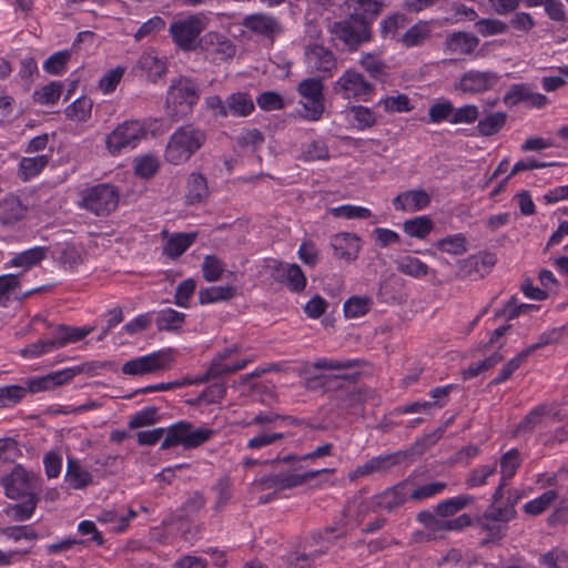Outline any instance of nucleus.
Masks as SVG:
<instances>
[{
	"mask_svg": "<svg viewBox=\"0 0 568 568\" xmlns=\"http://www.w3.org/2000/svg\"><path fill=\"white\" fill-rule=\"evenodd\" d=\"M348 19L335 21L331 33L341 40L348 51H357L374 38L373 26L386 8L385 0H345Z\"/></svg>",
	"mask_w": 568,
	"mask_h": 568,
	"instance_id": "f257e3e1",
	"label": "nucleus"
},
{
	"mask_svg": "<svg viewBox=\"0 0 568 568\" xmlns=\"http://www.w3.org/2000/svg\"><path fill=\"white\" fill-rule=\"evenodd\" d=\"M215 435V430L207 427H195L191 422L180 420L168 428L159 427L136 433V442L140 446H153L163 436L161 449L166 450L182 446L184 449H193L209 442Z\"/></svg>",
	"mask_w": 568,
	"mask_h": 568,
	"instance_id": "f03ea898",
	"label": "nucleus"
},
{
	"mask_svg": "<svg viewBox=\"0 0 568 568\" xmlns=\"http://www.w3.org/2000/svg\"><path fill=\"white\" fill-rule=\"evenodd\" d=\"M304 425V420L292 415H283L272 410L260 412L246 423L247 427H256V433L246 442L245 448L257 452L292 437L285 427Z\"/></svg>",
	"mask_w": 568,
	"mask_h": 568,
	"instance_id": "7ed1b4c3",
	"label": "nucleus"
},
{
	"mask_svg": "<svg viewBox=\"0 0 568 568\" xmlns=\"http://www.w3.org/2000/svg\"><path fill=\"white\" fill-rule=\"evenodd\" d=\"M206 132L190 123L175 129L164 150V160L173 165L186 163L205 144Z\"/></svg>",
	"mask_w": 568,
	"mask_h": 568,
	"instance_id": "20e7f679",
	"label": "nucleus"
},
{
	"mask_svg": "<svg viewBox=\"0 0 568 568\" xmlns=\"http://www.w3.org/2000/svg\"><path fill=\"white\" fill-rule=\"evenodd\" d=\"M201 90L197 83L187 77L173 80L166 92V112L173 120H180L193 112L199 103Z\"/></svg>",
	"mask_w": 568,
	"mask_h": 568,
	"instance_id": "39448f33",
	"label": "nucleus"
},
{
	"mask_svg": "<svg viewBox=\"0 0 568 568\" xmlns=\"http://www.w3.org/2000/svg\"><path fill=\"white\" fill-rule=\"evenodd\" d=\"M92 332V326L77 327L59 324L54 326L50 338L38 339L37 342L29 344L21 349L20 354L26 358H38L44 354L53 352L54 349L82 341Z\"/></svg>",
	"mask_w": 568,
	"mask_h": 568,
	"instance_id": "423d86ee",
	"label": "nucleus"
},
{
	"mask_svg": "<svg viewBox=\"0 0 568 568\" xmlns=\"http://www.w3.org/2000/svg\"><path fill=\"white\" fill-rule=\"evenodd\" d=\"M207 26L202 13L189 14L174 20L169 27V34L175 47L184 52L196 51L201 33Z\"/></svg>",
	"mask_w": 568,
	"mask_h": 568,
	"instance_id": "0eeeda50",
	"label": "nucleus"
},
{
	"mask_svg": "<svg viewBox=\"0 0 568 568\" xmlns=\"http://www.w3.org/2000/svg\"><path fill=\"white\" fill-rule=\"evenodd\" d=\"M150 132V123L140 120H126L120 123L105 138V145L112 155L125 149H134Z\"/></svg>",
	"mask_w": 568,
	"mask_h": 568,
	"instance_id": "6e6552de",
	"label": "nucleus"
},
{
	"mask_svg": "<svg viewBox=\"0 0 568 568\" xmlns=\"http://www.w3.org/2000/svg\"><path fill=\"white\" fill-rule=\"evenodd\" d=\"M119 190L110 183H99L83 190L81 205L98 216L109 215L119 205Z\"/></svg>",
	"mask_w": 568,
	"mask_h": 568,
	"instance_id": "1a4fd4ad",
	"label": "nucleus"
},
{
	"mask_svg": "<svg viewBox=\"0 0 568 568\" xmlns=\"http://www.w3.org/2000/svg\"><path fill=\"white\" fill-rule=\"evenodd\" d=\"M304 460L305 459H301V455L287 454L283 457L277 456L274 459L265 460L264 463H270L278 470L283 478H287L291 483H294L290 485V489L302 486L322 474L334 473V469L331 468L305 470L301 464Z\"/></svg>",
	"mask_w": 568,
	"mask_h": 568,
	"instance_id": "9d476101",
	"label": "nucleus"
},
{
	"mask_svg": "<svg viewBox=\"0 0 568 568\" xmlns=\"http://www.w3.org/2000/svg\"><path fill=\"white\" fill-rule=\"evenodd\" d=\"M333 91L345 100L368 102L375 93V87L359 71L349 68L334 83Z\"/></svg>",
	"mask_w": 568,
	"mask_h": 568,
	"instance_id": "9b49d317",
	"label": "nucleus"
},
{
	"mask_svg": "<svg viewBox=\"0 0 568 568\" xmlns=\"http://www.w3.org/2000/svg\"><path fill=\"white\" fill-rule=\"evenodd\" d=\"M324 84L320 78H307L297 85L298 94L305 100L303 108L304 118L308 121H317L322 118L324 105Z\"/></svg>",
	"mask_w": 568,
	"mask_h": 568,
	"instance_id": "f8f14e48",
	"label": "nucleus"
},
{
	"mask_svg": "<svg viewBox=\"0 0 568 568\" xmlns=\"http://www.w3.org/2000/svg\"><path fill=\"white\" fill-rule=\"evenodd\" d=\"M38 477L34 473L27 470L22 465H16L9 474L0 478V485L10 499H18L30 494H36Z\"/></svg>",
	"mask_w": 568,
	"mask_h": 568,
	"instance_id": "ddd939ff",
	"label": "nucleus"
},
{
	"mask_svg": "<svg viewBox=\"0 0 568 568\" xmlns=\"http://www.w3.org/2000/svg\"><path fill=\"white\" fill-rule=\"evenodd\" d=\"M172 359L173 357L168 351L153 352L151 354L126 361L122 365V373L124 375L132 376L152 374L168 368Z\"/></svg>",
	"mask_w": 568,
	"mask_h": 568,
	"instance_id": "4468645a",
	"label": "nucleus"
},
{
	"mask_svg": "<svg viewBox=\"0 0 568 568\" xmlns=\"http://www.w3.org/2000/svg\"><path fill=\"white\" fill-rule=\"evenodd\" d=\"M500 75L491 70H468L464 72L459 81L455 83V90L465 94L485 93L496 87L500 80Z\"/></svg>",
	"mask_w": 568,
	"mask_h": 568,
	"instance_id": "2eb2a0df",
	"label": "nucleus"
},
{
	"mask_svg": "<svg viewBox=\"0 0 568 568\" xmlns=\"http://www.w3.org/2000/svg\"><path fill=\"white\" fill-rule=\"evenodd\" d=\"M197 50L205 52L215 62L233 59L236 53V45L224 34L210 31L199 39Z\"/></svg>",
	"mask_w": 568,
	"mask_h": 568,
	"instance_id": "dca6fc26",
	"label": "nucleus"
},
{
	"mask_svg": "<svg viewBox=\"0 0 568 568\" xmlns=\"http://www.w3.org/2000/svg\"><path fill=\"white\" fill-rule=\"evenodd\" d=\"M242 26L253 34L273 43L284 29L281 21L273 14L258 12L244 17Z\"/></svg>",
	"mask_w": 568,
	"mask_h": 568,
	"instance_id": "f3484780",
	"label": "nucleus"
},
{
	"mask_svg": "<svg viewBox=\"0 0 568 568\" xmlns=\"http://www.w3.org/2000/svg\"><path fill=\"white\" fill-rule=\"evenodd\" d=\"M236 352L235 348H225L222 353L217 354L211 362L204 376L195 383H204L210 379L219 378L222 376L231 375L245 368L248 364L247 359L241 362H227L229 358Z\"/></svg>",
	"mask_w": 568,
	"mask_h": 568,
	"instance_id": "a211bd4d",
	"label": "nucleus"
},
{
	"mask_svg": "<svg viewBox=\"0 0 568 568\" xmlns=\"http://www.w3.org/2000/svg\"><path fill=\"white\" fill-rule=\"evenodd\" d=\"M408 485L409 480L405 479L390 488H386L381 494L375 495L372 498L373 510H386L390 513L396 508L403 506L405 501L409 499Z\"/></svg>",
	"mask_w": 568,
	"mask_h": 568,
	"instance_id": "6ab92c4d",
	"label": "nucleus"
},
{
	"mask_svg": "<svg viewBox=\"0 0 568 568\" xmlns=\"http://www.w3.org/2000/svg\"><path fill=\"white\" fill-rule=\"evenodd\" d=\"M305 62L310 68L316 71L332 74L333 70L336 69L335 54L323 44H311L305 50Z\"/></svg>",
	"mask_w": 568,
	"mask_h": 568,
	"instance_id": "aec40b11",
	"label": "nucleus"
},
{
	"mask_svg": "<svg viewBox=\"0 0 568 568\" xmlns=\"http://www.w3.org/2000/svg\"><path fill=\"white\" fill-rule=\"evenodd\" d=\"M27 393L37 394L42 392H52L59 387L69 385L65 369L50 372L42 376L29 377L26 381Z\"/></svg>",
	"mask_w": 568,
	"mask_h": 568,
	"instance_id": "412c9836",
	"label": "nucleus"
},
{
	"mask_svg": "<svg viewBox=\"0 0 568 568\" xmlns=\"http://www.w3.org/2000/svg\"><path fill=\"white\" fill-rule=\"evenodd\" d=\"M331 246L336 258L352 262L358 256L361 239L354 233H339L333 236Z\"/></svg>",
	"mask_w": 568,
	"mask_h": 568,
	"instance_id": "4be33fe9",
	"label": "nucleus"
},
{
	"mask_svg": "<svg viewBox=\"0 0 568 568\" xmlns=\"http://www.w3.org/2000/svg\"><path fill=\"white\" fill-rule=\"evenodd\" d=\"M547 416H552L555 420L560 422L561 417L556 407L551 404H540L534 407L528 414L519 422L516 432L518 434L532 433V430L542 424Z\"/></svg>",
	"mask_w": 568,
	"mask_h": 568,
	"instance_id": "5701e85b",
	"label": "nucleus"
},
{
	"mask_svg": "<svg viewBox=\"0 0 568 568\" xmlns=\"http://www.w3.org/2000/svg\"><path fill=\"white\" fill-rule=\"evenodd\" d=\"M430 200V195L425 190H408L395 196L393 205L396 211L417 212L427 207Z\"/></svg>",
	"mask_w": 568,
	"mask_h": 568,
	"instance_id": "b1692460",
	"label": "nucleus"
},
{
	"mask_svg": "<svg viewBox=\"0 0 568 568\" xmlns=\"http://www.w3.org/2000/svg\"><path fill=\"white\" fill-rule=\"evenodd\" d=\"M434 27L432 21L419 20L409 27L399 38V42L405 48H415L424 45L433 36Z\"/></svg>",
	"mask_w": 568,
	"mask_h": 568,
	"instance_id": "393cba45",
	"label": "nucleus"
},
{
	"mask_svg": "<svg viewBox=\"0 0 568 568\" xmlns=\"http://www.w3.org/2000/svg\"><path fill=\"white\" fill-rule=\"evenodd\" d=\"M474 525L486 534V537L480 541L481 547L499 542L506 536L508 529L505 524L496 523L485 514L476 517Z\"/></svg>",
	"mask_w": 568,
	"mask_h": 568,
	"instance_id": "a878e982",
	"label": "nucleus"
},
{
	"mask_svg": "<svg viewBox=\"0 0 568 568\" xmlns=\"http://www.w3.org/2000/svg\"><path fill=\"white\" fill-rule=\"evenodd\" d=\"M93 481L92 474L83 468L79 460L68 459L64 483L71 489H84Z\"/></svg>",
	"mask_w": 568,
	"mask_h": 568,
	"instance_id": "bb28decb",
	"label": "nucleus"
},
{
	"mask_svg": "<svg viewBox=\"0 0 568 568\" xmlns=\"http://www.w3.org/2000/svg\"><path fill=\"white\" fill-rule=\"evenodd\" d=\"M227 116L246 118L255 111L254 101L248 92L239 91L226 98Z\"/></svg>",
	"mask_w": 568,
	"mask_h": 568,
	"instance_id": "cd10ccee",
	"label": "nucleus"
},
{
	"mask_svg": "<svg viewBox=\"0 0 568 568\" xmlns=\"http://www.w3.org/2000/svg\"><path fill=\"white\" fill-rule=\"evenodd\" d=\"M27 207L18 196L9 195L0 201V223L13 225L26 216Z\"/></svg>",
	"mask_w": 568,
	"mask_h": 568,
	"instance_id": "c85d7f7f",
	"label": "nucleus"
},
{
	"mask_svg": "<svg viewBox=\"0 0 568 568\" xmlns=\"http://www.w3.org/2000/svg\"><path fill=\"white\" fill-rule=\"evenodd\" d=\"M197 233H175L165 243L163 254L172 260L183 255L196 241Z\"/></svg>",
	"mask_w": 568,
	"mask_h": 568,
	"instance_id": "c756f323",
	"label": "nucleus"
},
{
	"mask_svg": "<svg viewBox=\"0 0 568 568\" xmlns=\"http://www.w3.org/2000/svg\"><path fill=\"white\" fill-rule=\"evenodd\" d=\"M209 195L206 178L193 172L186 181L185 203L190 205L202 203Z\"/></svg>",
	"mask_w": 568,
	"mask_h": 568,
	"instance_id": "7c9ffc66",
	"label": "nucleus"
},
{
	"mask_svg": "<svg viewBox=\"0 0 568 568\" xmlns=\"http://www.w3.org/2000/svg\"><path fill=\"white\" fill-rule=\"evenodd\" d=\"M48 253L45 246H34L14 255L7 264L6 267H22L24 271H29L33 266L40 264Z\"/></svg>",
	"mask_w": 568,
	"mask_h": 568,
	"instance_id": "2f4dec72",
	"label": "nucleus"
},
{
	"mask_svg": "<svg viewBox=\"0 0 568 568\" xmlns=\"http://www.w3.org/2000/svg\"><path fill=\"white\" fill-rule=\"evenodd\" d=\"M278 282L285 283L291 292L300 293L305 290L307 280L300 267V265L293 263L287 264L283 270L282 274L276 278Z\"/></svg>",
	"mask_w": 568,
	"mask_h": 568,
	"instance_id": "473e14b6",
	"label": "nucleus"
},
{
	"mask_svg": "<svg viewBox=\"0 0 568 568\" xmlns=\"http://www.w3.org/2000/svg\"><path fill=\"white\" fill-rule=\"evenodd\" d=\"M24 497L26 500L22 503L9 505L4 509V514L14 521H24L30 519L37 508L39 501L37 494H30Z\"/></svg>",
	"mask_w": 568,
	"mask_h": 568,
	"instance_id": "72a5a7b5",
	"label": "nucleus"
},
{
	"mask_svg": "<svg viewBox=\"0 0 568 568\" xmlns=\"http://www.w3.org/2000/svg\"><path fill=\"white\" fill-rule=\"evenodd\" d=\"M479 44V39L466 32H454L446 39V47L453 52L470 54Z\"/></svg>",
	"mask_w": 568,
	"mask_h": 568,
	"instance_id": "f704fd0d",
	"label": "nucleus"
},
{
	"mask_svg": "<svg viewBox=\"0 0 568 568\" xmlns=\"http://www.w3.org/2000/svg\"><path fill=\"white\" fill-rule=\"evenodd\" d=\"M474 500L475 498L471 495H458L438 503L435 506V513L437 516L443 518L452 517L458 511L465 509L467 506L471 505Z\"/></svg>",
	"mask_w": 568,
	"mask_h": 568,
	"instance_id": "c9c22d12",
	"label": "nucleus"
},
{
	"mask_svg": "<svg viewBox=\"0 0 568 568\" xmlns=\"http://www.w3.org/2000/svg\"><path fill=\"white\" fill-rule=\"evenodd\" d=\"M396 270L399 273L414 278H423L430 271L429 266L426 263H424L418 257L412 255H405L399 257L396 261Z\"/></svg>",
	"mask_w": 568,
	"mask_h": 568,
	"instance_id": "e433bc0d",
	"label": "nucleus"
},
{
	"mask_svg": "<svg viewBox=\"0 0 568 568\" xmlns=\"http://www.w3.org/2000/svg\"><path fill=\"white\" fill-rule=\"evenodd\" d=\"M185 317L186 315L184 313L168 307L156 313L155 324L160 332L178 331L181 329L185 323Z\"/></svg>",
	"mask_w": 568,
	"mask_h": 568,
	"instance_id": "4c0bfd02",
	"label": "nucleus"
},
{
	"mask_svg": "<svg viewBox=\"0 0 568 568\" xmlns=\"http://www.w3.org/2000/svg\"><path fill=\"white\" fill-rule=\"evenodd\" d=\"M507 113L504 111L489 113L483 119L478 120L477 132L480 136H491L500 132L506 125Z\"/></svg>",
	"mask_w": 568,
	"mask_h": 568,
	"instance_id": "58836bf2",
	"label": "nucleus"
},
{
	"mask_svg": "<svg viewBox=\"0 0 568 568\" xmlns=\"http://www.w3.org/2000/svg\"><path fill=\"white\" fill-rule=\"evenodd\" d=\"M373 298L366 295H354L344 302L343 311L346 318L365 316L372 308Z\"/></svg>",
	"mask_w": 568,
	"mask_h": 568,
	"instance_id": "ea45409f",
	"label": "nucleus"
},
{
	"mask_svg": "<svg viewBox=\"0 0 568 568\" xmlns=\"http://www.w3.org/2000/svg\"><path fill=\"white\" fill-rule=\"evenodd\" d=\"M408 20L404 13L400 12H392L386 14L379 21V36L382 39H392L394 40L397 36L399 29L404 28L407 24Z\"/></svg>",
	"mask_w": 568,
	"mask_h": 568,
	"instance_id": "a19ab883",
	"label": "nucleus"
},
{
	"mask_svg": "<svg viewBox=\"0 0 568 568\" xmlns=\"http://www.w3.org/2000/svg\"><path fill=\"white\" fill-rule=\"evenodd\" d=\"M434 229L433 220L427 215L416 216L403 223L404 232L410 236L424 240Z\"/></svg>",
	"mask_w": 568,
	"mask_h": 568,
	"instance_id": "79ce46f5",
	"label": "nucleus"
},
{
	"mask_svg": "<svg viewBox=\"0 0 568 568\" xmlns=\"http://www.w3.org/2000/svg\"><path fill=\"white\" fill-rule=\"evenodd\" d=\"M235 295V287L231 285L211 286L199 291V303L201 305L229 301Z\"/></svg>",
	"mask_w": 568,
	"mask_h": 568,
	"instance_id": "37998d69",
	"label": "nucleus"
},
{
	"mask_svg": "<svg viewBox=\"0 0 568 568\" xmlns=\"http://www.w3.org/2000/svg\"><path fill=\"white\" fill-rule=\"evenodd\" d=\"M49 163V155L41 154L32 158H22L19 163V175L23 181L37 176Z\"/></svg>",
	"mask_w": 568,
	"mask_h": 568,
	"instance_id": "c03bdc74",
	"label": "nucleus"
},
{
	"mask_svg": "<svg viewBox=\"0 0 568 568\" xmlns=\"http://www.w3.org/2000/svg\"><path fill=\"white\" fill-rule=\"evenodd\" d=\"M63 91V83L60 81H52L49 84L36 90L32 99L36 103L41 105H54Z\"/></svg>",
	"mask_w": 568,
	"mask_h": 568,
	"instance_id": "a18cd8bd",
	"label": "nucleus"
},
{
	"mask_svg": "<svg viewBox=\"0 0 568 568\" xmlns=\"http://www.w3.org/2000/svg\"><path fill=\"white\" fill-rule=\"evenodd\" d=\"M539 305L535 304H517V297L511 296L501 310L495 312L496 317H505L508 321L515 320L523 314H529L538 311Z\"/></svg>",
	"mask_w": 568,
	"mask_h": 568,
	"instance_id": "49530a36",
	"label": "nucleus"
},
{
	"mask_svg": "<svg viewBox=\"0 0 568 568\" xmlns=\"http://www.w3.org/2000/svg\"><path fill=\"white\" fill-rule=\"evenodd\" d=\"M92 106V100L83 95L67 106L64 113L65 116L71 121L85 122L91 116Z\"/></svg>",
	"mask_w": 568,
	"mask_h": 568,
	"instance_id": "de8ad7c7",
	"label": "nucleus"
},
{
	"mask_svg": "<svg viewBox=\"0 0 568 568\" xmlns=\"http://www.w3.org/2000/svg\"><path fill=\"white\" fill-rule=\"evenodd\" d=\"M212 490L215 494V503L213 509L217 513L222 511L230 503L233 496L232 483L230 477H220L213 485Z\"/></svg>",
	"mask_w": 568,
	"mask_h": 568,
	"instance_id": "09e8293b",
	"label": "nucleus"
},
{
	"mask_svg": "<svg viewBox=\"0 0 568 568\" xmlns=\"http://www.w3.org/2000/svg\"><path fill=\"white\" fill-rule=\"evenodd\" d=\"M435 246L440 252L462 255L467 251V239L463 233H457L438 240Z\"/></svg>",
	"mask_w": 568,
	"mask_h": 568,
	"instance_id": "8fccbe9b",
	"label": "nucleus"
},
{
	"mask_svg": "<svg viewBox=\"0 0 568 568\" xmlns=\"http://www.w3.org/2000/svg\"><path fill=\"white\" fill-rule=\"evenodd\" d=\"M497 471V464L493 463L490 465H480L474 469H471L465 479V485L467 488H476L481 487L487 484V479L494 476Z\"/></svg>",
	"mask_w": 568,
	"mask_h": 568,
	"instance_id": "3c124183",
	"label": "nucleus"
},
{
	"mask_svg": "<svg viewBox=\"0 0 568 568\" xmlns=\"http://www.w3.org/2000/svg\"><path fill=\"white\" fill-rule=\"evenodd\" d=\"M454 112V104L448 99H442L434 104H432L428 109V123H442V122H452V114Z\"/></svg>",
	"mask_w": 568,
	"mask_h": 568,
	"instance_id": "603ef678",
	"label": "nucleus"
},
{
	"mask_svg": "<svg viewBox=\"0 0 568 568\" xmlns=\"http://www.w3.org/2000/svg\"><path fill=\"white\" fill-rule=\"evenodd\" d=\"M71 50H61L52 53L44 62L43 70L51 75H61L71 59Z\"/></svg>",
	"mask_w": 568,
	"mask_h": 568,
	"instance_id": "864d4df0",
	"label": "nucleus"
},
{
	"mask_svg": "<svg viewBox=\"0 0 568 568\" xmlns=\"http://www.w3.org/2000/svg\"><path fill=\"white\" fill-rule=\"evenodd\" d=\"M407 457V452L398 450L392 454L372 457L371 463L375 473H385L392 467L402 464Z\"/></svg>",
	"mask_w": 568,
	"mask_h": 568,
	"instance_id": "5fc2aeb1",
	"label": "nucleus"
},
{
	"mask_svg": "<svg viewBox=\"0 0 568 568\" xmlns=\"http://www.w3.org/2000/svg\"><path fill=\"white\" fill-rule=\"evenodd\" d=\"M21 287V274L0 275V306L7 307L12 294Z\"/></svg>",
	"mask_w": 568,
	"mask_h": 568,
	"instance_id": "6e6d98bb",
	"label": "nucleus"
},
{
	"mask_svg": "<svg viewBox=\"0 0 568 568\" xmlns=\"http://www.w3.org/2000/svg\"><path fill=\"white\" fill-rule=\"evenodd\" d=\"M447 487L446 483L443 481H433L419 486L413 490L408 489L409 499L416 503H420L423 500L433 498L437 495H440Z\"/></svg>",
	"mask_w": 568,
	"mask_h": 568,
	"instance_id": "4d7b16f0",
	"label": "nucleus"
},
{
	"mask_svg": "<svg viewBox=\"0 0 568 568\" xmlns=\"http://www.w3.org/2000/svg\"><path fill=\"white\" fill-rule=\"evenodd\" d=\"M521 465L520 453L517 448L506 452L500 458V474L504 480L511 479Z\"/></svg>",
	"mask_w": 568,
	"mask_h": 568,
	"instance_id": "13d9d810",
	"label": "nucleus"
},
{
	"mask_svg": "<svg viewBox=\"0 0 568 568\" xmlns=\"http://www.w3.org/2000/svg\"><path fill=\"white\" fill-rule=\"evenodd\" d=\"M351 114H353V119L355 122V128L359 131H364L375 125L376 115L372 109L357 104L351 105L348 108Z\"/></svg>",
	"mask_w": 568,
	"mask_h": 568,
	"instance_id": "bf43d9fd",
	"label": "nucleus"
},
{
	"mask_svg": "<svg viewBox=\"0 0 568 568\" xmlns=\"http://www.w3.org/2000/svg\"><path fill=\"white\" fill-rule=\"evenodd\" d=\"M485 274H481L480 265L475 255H469L467 258L459 261L458 268L456 272V277L459 280H479L485 277Z\"/></svg>",
	"mask_w": 568,
	"mask_h": 568,
	"instance_id": "052dcab7",
	"label": "nucleus"
},
{
	"mask_svg": "<svg viewBox=\"0 0 568 568\" xmlns=\"http://www.w3.org/2000/svg\"><path fill=\"white\" fill-rule=\"evenodd\" d=\"M158 420L159 408L155 406H148L132 415L128 423V426L130 429H136L153 425L158 423Z\"/></svg>",
	"mask_w": 568,
	"mask_h": 568,
	"instance_id": "680f3d73",
	"label": "nucleus"
},
{
	"mask_svg": "<svg viewBox=\"0 0 568 568\" xmlns=\"http://www.w3.org/2000/svg\"><path fill=\"white\" fill-rule=\"evenodd\" d=\"M27 395V389L20 385H7L0 387V408L13 407Z\"/></svg>",
	"mask_w": 568,
	"mask_h": 568,
	"instance_id": "e2e57ef3",
	"label": "nucleus"
},
{
	"mask_svg": "<svg viewBox=\"0 0 568 568\" xmlns=\"http://www.w3.org/2000/svg\"><path fill=\"white\" fill-rule=\"evenodd\" d=\"M557 498V493L555 490H546L537 498L527 501L524 505V511L526 514L537 516L542 514Z\"/></svg>",
	"mask_w": 568,
	"mask_h": 568,
	"instance_id": "0e129e2a",
	"label": "nucleus"
},
{
	"mask_svg": "<svg viewBox=\"0 0 568 568\" xmlns=\"http://www.w3.org/2000/svg\"><path fill=\"white\" fill-rule=\"evenodd\" d=\"M110 365L111 364L109 362L91 361L75 366L65 367L64 369L70 384L78 375L88 374L90 376H94L100 369L106 368Z\"/></svg>",
	"mask_w": 568,
	"mask_h": 568,
	"instance_id": "69168bd1",
	"label": "nucleus"
},
{
	"mask_svg": "<svg viewBox=\"0 0 568 568\" xmlns=\"http://www.w3.org/2000/svg\"><path fill=\"white\" fill-rule=\"evenodd\" d=\"M477 32L483 37L503 34L508 30V24L498 19L483 18L475 22Z\"/></svg>",
	"mask_w": 568,
	"mask_h": 568,
	"instance_id": "338daca9",
	"label": "nucleus"
},
{
	"mask_svg": "<svg viewBox=\"0 0 568 568\" xmlns=\"http://www.w3.org/2000/svg\"><path fill=\"white\" fill-rule=\"evenodd\" d=\"M224 272V264L216 255H206L202 264L203 277L206 282L219 281Z\"/></svg>",
	"mask_w": 568,
	"mask_h": 568,
	"instance_id": "774afa93",
	"label": "nucleus"
}]
</instances>
